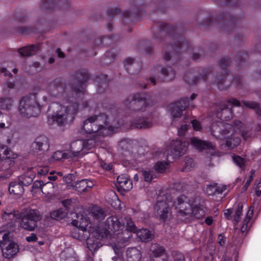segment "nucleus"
Returning a JSON list of instances; mask_svg holds the SVG:
<instances>
[{"label":"nucleus","instance_id":"f03ea898","mask_svg":"<svg viewBox=\"0 0 261 261\" xmlns=\"http://www.w3.org/2000/svg\"><path fill=\"white\" fill-rule=\"evenodd\" d=\"M240 19V17L224 12H221L218 18H214L210 13L201 10L198 12L196 20L203 27H214L220 32L229 33L234 30Z\"/></svg>","mask_w":261,"mask_h":261},{"label":"nucleus","instance_id":"39448f33","mask_svg":"<svg viewBox=\"0 0 261 261\" xmlns=\"http://www.w3.org/2000/svg\"><path fill=\"white\" fill-rule=\"evenodd\" d=\"M21 227L28 231H33L37 227V223L43 218L42 214L37 209L24 208L20 214Z\"/></svg>","mask_w":261,"mask_h":261},{"label":"nucleus","instance_id":"a18cd8bd","mask_svg":"<svg viewBox=\"0 0 261 261\" xmlns=\"http://www.w3.org/2000/svg\"><path fill=\"white\" fill-rule=\"evenodd\" d=\"M13 105V100L10 97L0 98V108L2 109L9 110Z\"/></svg>","mask_w":261,"mask_h":261},{"label":"nucleus","instance_id":"c03bdc74","mask_svg":"<svg viewBox=\"0 0 261 261\" xmlns=\"http://www.w3.org/2000/svg\"><path fill=\"white\" fill-rule=\"evenodd\" d=\"M241 142V139L238 137L231 136L227 139L225 141L226 146L230 149H233L238 146Z\"/></svg>","mask_w":261,"mask_h":261},{"label":"nucleus","instance_id":"052dcab7","mask_svg":"<svg viewBox=\"0 0 261 261\" xmlns=\"http://www.w3.org/2000/svg\"><path fill=\"white\" fill-rule=\"evenodd\" d=\"M231 63L230 59L228 57H224L219 61V65L222 70H227V67Z\"/></svg>","mask_w":261,"mask_h":261},{"label":"nucleus","instance_id":"bf43d9fd","mask_svg":"<svg viewBox=\"0 0 261 261\" xmlns=\"http://www.w3.org/2000/svg\"><path fill=\"white\" fill-rule=\"evenodd\" d=\"M224 126L225 128L224 130H222V139L225 138L226 136L229 133L232 134L234 130V128H232L231 124L224 123ZM230 136H231V135H230Z\"/></svg>","mask_w":261,"mask_h":261},{"label":"nucleus","instance_id":"e2e57ef3","mask_svg":"<svg viewBox=\"0 0 261 261\" xmlns=\"http://www.w3.org/2000/svg\"><path fill=\"white\" fill-rule=\"evenodd\" d=\"M233 162L240 168L244 167L245 160L239 155H234L233 156Z\"/></svg>","mask_w":261,"mask_h":261},{"label":"nucleus","instance_id":"5fc2aeb1","mask_svg":"<svg viewBox=\"0 0 261 261\" xmlns=\"http://www.w3.org/2000/svg\"><path fill=\"white\" fill-rule=\"evenodd\" d=\"M94 120H92L91 119V117L87 119L86 120L84 121L83 125V128L85 130V133L87 134H91V130L92 125L95 122Z\"/></svg>","mask_w":261,"mask_h":261},{"label":"nucleus","instance_id":"603ef678","mask_svg":"<svg viewBox=\"0 0 261 261\" xmlns=\"http://www.w3.org/2000/svg\"><path fill=\"white\" fill-rule=\"evenodd\" d=\"M194 166L193 160L192 158H186L183 164V167L180 169L182 172H188Z\"/></svg>","mask_w":261,"mask_h":261},{"label":"nucleus","instance_id":"b1692460","mask_svg":"<svg viewBox=\"0 0 261 261\" xmlns=\"http://www.w3.org/2000/svg\"><path fill=\"white\" fill-rule=\"evenodd\" d=\"M224 122L216 121L213 122L210 127L211 134L217 139H222V130H224Z\"/></svg>","mask_w":261,"mask_h":261},{"label":"nucleus","instance_id":"864d4df0","mask_svg":"<svg viewBox=\"0 0 261 261\" xmlns=\"http://www.w3.org/2000/svg\"><path fill=\"white\" fill-rule=\"evenodd\" d=\"M33 178L34 177L30 175H24L19 177L18 180L23 187L24 186L28 187L32 183Z\"/></svg>","mask_w":261,"mask_h":261},{"label":"nucleus","instance_id":"1a4fd4ad","mask_svg":"<svg viewBox=\"0 0 261 261\" xmlns=\"http://www.w3.org/2000/svg\"><path fill=\"white\" fill-rule=\"evenodd\" d=\"M174 205L178 209L177 213L181 216H191L192 206L190 199L185 195H181L174 201Z\"/></svg>","mask_w":261,"mask_h":261},{"label":"nucleus","instance_id":"bb28decb","mask_svg":"<svg viewBox=\"0 0 261 261\" xmlns=\"http://www.w3.org/2000/svg\"><path fill=\"white\" fill-rule=\"evenodd\" d=\"M9 191L11 194L21 196L24 193V188L17 180L10 182L9 187Z\"/></svg>","mask_w":261,"mask_h":261},{"label":"nucleus","instance_id":"dca6fc26","mask_svg":"<svg viewBox=\"0 0 261 261\" xmlns=\"http://www.w3.org/2000/svg\"><path fill=\"white\" fill-rule=\"evenodd\" d=\"M106 225L107 226L108 229L116 231L122 230L125 228V221L122 218H118L113 216H110L107 218Z\"/></svg>","mask_w":261,"mask_h":261},{"label":"nucleus","instance_id":"13d9d810","mask_svg":"<svg viewBox=\"0 0 261 261\" xmlns=\"http://www.w3.org/2000/svg\"><path fill=\"white\" fill-rule=\"evenodd\" d=\"M243 207V205L242 203H239L237 205V207L235 212V215L233 216V220L236 222V224H237L240 221V216L242 214Z\"/></svg>","mask_w":261,"mask_h":261},{"label":"nucleus","instance_id":"2f4dec72","mask_svg":"<svg viewBox=\"0 0 261 261\" xmlns=\"http://www.w3.org/2000/svg\"><path fill=\"white\" fill-rule=\"evenodd\" d=\"M112 247L116 254L112 257V259L114 261L121 260L123 258L124 247L122 246L119 242L117 243H113L111 244Z\"/></svg>","mask_w":261,"mask_h":261},{"label":"nucleus","instance_id":"7c9ffc66","mask_svg":"<svg viewBox=\"0 0 261 261\" xmlns=\"http://www.w3.org/2000/svg\"><path fill=\"white\" fill-rule=\"evenodd\" d=\"M3 158L4 159V163L7 164L9 166L14 164L13 159H16L18 156L17 154L14 153L10 149L6 147L3 151Z\"/></svg>","mask_w":261,"mask_h":261},{"label":"nucleus","instance_id":"3c124183","mask_svg":"<svg viewBox=\"0 0 261 261\" xmlns=\"http://www.w3.org/2000/svg\"><path fill=\"white\" fill-rule=\"evenodd\" d=\"M192 213L191 216H193L195 218L197 219L202 218L205 215V212L200 206L195 205L194 207H192Z\"/></svg>","mask_w":261,"mask_h":261},{"label":"nucleus","instance_id":"f704fd0d","mask_svg":"<svg viewBox=\"0 0 261 261\" xmlns=\"http://www.w3.org/2000/svg\"><path fill=\"white\" fill-rule=\"evenodd\" d=\"M109 232V231L106 228H96L90 232V237L100 241V239L107 237Z\"/></svg>","mask_w":261,"mask_h":261},{"label":"nucleus","instance_id":"774afa93","mask_svg":"<svg viewBox=\"0 0 261 261\" xmlns=\"http://www.w3.org/2000/svg\"><path fill=\"white\" fill-rule=\"evenodd\" d=\"M119 12L120 9L117 8H110L107 10V14L111 18H112L114 16L118 14Z\"/></svg>","mask_w":261,"mask_h":261},{"label":"nucleus","instance_id":"4468645a","mask_svg":"<svg viewBox=\"0 0 261 261\" xmlns=\"http://www.w3.org/2000/svg\"><path fill=\"white\" fill-rule=\"evenodd\" d=\"M211 71L205 69L202 75L196 76L194 73L190 71H187L183 77L184 81L189 85H195L198 83L201 80L206 81L207 76L210 74Z\"/></svg>","mask_w":261,"mask_h":261},{"label":"nucleus","instance_id":"4be33fe9","mask_svg":"<svg viewBox=\"0 0 261 261\" xmlns=\"http://www.w3.org/2000/svg\"><path fill=\"white\" fill-rule=\"evenodd\" d=\"M39 49L40 45L32 44L18 49V53L21 57L27 58L35 55Z\"/></svg>","mask_w":261,"mask_h":261},{"label":"nucleus","instance_id":"ddd939ff","mask_svg":"<svg viewBox=\"0 0 261 261\" xmlns=\"http://www.w3.org/2000/svg\"><path fill=\"white\" fill-rule=\"evenodd\" d=\"M188 98H182L174 103L171 107V113L173 119L180 118L183 115V111L189 106Z\"/></svg>","mask_w":261,"mask_h":261},{"label":"nucleus","instance_id":"e433bc0d","mask_svg":"<svg viewBox=\"0 0 261 261\" xmlns=\"http://www.w3.org/2000/svg\"><path fill=\"white\" fill-rule=\"evenodd\" d=\"M150 251L155 257L163 256L165 253L164 248L157 243L152 244L150 247Z\"/></svg>","mask_w":261,"mask_h":261},{"label":"nucleus","instance_id":"338daca9","mask_svg":"<svg viewBox=\"0 0 261 261\" xmlns=\"http://www.w3.org/2000/svg\"><path fill=\"white\" fill-rule=\"evenodd\" d=\"M236 57L239 61H245L248 58V54L245 51L242 50L237 53Z\"/></svg>","mask_w":261,"mask_h":261},{"label":"nucleus","instance_id":"8fccbe9b","mask_svg":"<svg viewBox=\"0 0 261 261\" xmlns=\"http://www.w3.org/2000/svg\"><path fill=\"white\" fill-rule=\"evenodd\" d=\"M76 190L79 192H86V179H82L74 182L72 185Z\"/></svg>","mask_w":261,"mask_h":261},{"label":"nucleus","instance_id":"423d86ee","mask_svg":"<svg viewBox=\"0 0 261 261\" xmlns=\"http://www.w3.org/2000/svg\"><path fill=\"white\" fill-rule=\"evenodd\" d=\"M151 100L147 93L131 94L125 100V105L134 111H144Z\"/></svg>","mask_w":261,"mask_h":261},{"label":"nucleus","instance_id":"c756f323","mask_svg":"<svg viewBox=\"0 0 261 261\" xmlns=\"http://www.w3.org/2000/svg\"><path fill=\"white\" fill-rule=\"evenodd\" d=\"M96 82L97 83V92L99 93L104 92V89L108 85L109 80L106 74H101L96 77Z\"/></svg>","mask_w":261,"mask_h":261},{"label":"nucleus","instance_id":"680f3d73","mask_svg":"<svg viewBox=\"0 0 261 261\" xmlns=\"http://www.w3.org/2000/svg\"><path fill=\"white\" fill-rule=\"evenodd\" d=\"M141 172L145 181L150 182L152 181L154 175L153 171L143 170Z\"/></svg>","mask_w":261,"mask_h":261},{"label":"nucleus","instance_id":"a211bd4d","mask_svg":"<svg viewBox=\"0 0 261 261\" xmlns=\"http://www.w3.org/2000/svg\"><path fill=\"white\" fill-rule=\"evenodd\" d=\"M228 102L235 106H245L247 108L253 109L258 116H261V108L260 105L256 102L246 100H242L240 102L236 98H231L229 99Z\"/></svg>","mask_w":261,"mask_h":261},{"label":"nucleus","instance_id":"412c9836","mask_svg":"<svg viewBox=\"0 0 261 261\" xmlns=\"http://www.w3.org/2000/svg\"><path fill=\"white\" fill-rule=\"evenodd\" d=\"M132 128L146 129L152 126V123L147 118L137 117L130 122Z\"/></svg>","mask_w":261,"mask_h":261},{"label":"nucleus","instance_id":"0e129e2a","mask_svg":"<svg viewBox=\"0 0 261 261\" xmlns=\"http://www.w3.org/2000/svg\"><path fill=\"white\" fill-rule=\"evenodd\" d=\"M28 17L24 14H19L17 15L15 19V24H17L18 23H23L27 20Z\"/></svg>","mask_w":261,"mask_h":261},{"label":"nucleus","instance_id":"0eeeda50","mask_svg":"<svg viewBox=\"0 0 261 261\" xmlns=\"http://www.w3.org/2000/svg\"><path fill=\"white\" fill-rule=\"evenodd\" d=\"M90 79V74L86 69H78L71 76L70 88L76 94L84 93L85 86Z\"/></svg>","mask_w":261,"mask_h":261},{"label":"nucleus","instance_id":"de8ad7c7","mask_svg":"<svg viewBox=\"0 0 261 261\" xmlns=\"http://www.w3.org/2000/svg\"><path fill=\"white\" fill-rule=\"evenodd\" d=\"M119 146L124 151H129L133 148V141L130 139H123L119 142Z\"/></svg>","mask_w":261,"mask_h":261},{"label":"nucleus","instance_id":"4c0bfd02","mask_svg":"<svg viewBox=\"0 0 261 261\" xmlns=\"http://www.w3.org/2000/svg\"><path fill=\"white\" fill-rule=\"evenodd\" d=\"M85 145V142L81 140H77L72 142L70 146V149L73 156H77L82 150Z\"/></svg>","mask_w":261,"mask_h":261},{"label":"nucleus","instance_id":"7ed1b4c3","mask_svg":"<svg viewBox=\"0 0 261 261\" xmlns=\"http://www.w3.org/2000/svg\"><path fill=\"white\" fill-rule=\"evenodd\" d=\"M79 105L77 103H73L66 107L62 106L58 103H53L49 106L48 112H53L56 115H50L48 116V123L51 125L56 122L59 126L70 124L74 119V117L78 111Z\"/></svg>","mask_w":261,"mask_h":261},{"label":"nucleus","instance_id":"393cba45","mask_svg":"<svg viewBox=\"0 0 261 261\" xmlns=\"http://www.w3.org/2000/svg\"><path fill=\"white\" fill-rule=\"evenodd\" d=\"M217 116L222 120L227 121L232 117V112L226 105H222L217 111Z\"/></svg>","mask_w":261,"mask_h":261},{"label":"nucleus","instance_id":"f8f14e48","mask_svg":"<svg viewBox=\"0 0 261 261\" xmlns=\"http://www.w3.org/2000/svg\"><path fill=\"white\" fill-rule=\"evenodd\" d=\"M50 147L49 139L44 135L36 137L31 144V148L34 152L43 154L47 152Z\"/></svg>","mask_w":261,"mask_h":261},{"label":"nucleus","instance_id":"9b49d317","mask_svg":"<svg viewBox=\"0 0 261 261\" xmlns=\"http://www.w3.org/2000/svg\"><path fill=\"white\" fill-rule=\"evenodd\" d=\"M188 143L185 141L176 140L172 146L167 150V157L169 159H176L184 155L187 151Z\"/></svg>","mask_w":261,"mask_h":261},{"label":"nucleus","instance_id":"20e7f679","mask_svg":"<svg viewBox=\"0 0 261 261\" xmlns=\"http://www.w3.org/2000/svg\"><path fill=\"white\" fill-rule=\"evenodd\" d=\"M41 109V107L37 102L36 94L26 95L20 100L18 110L23 117H37L40 113Z\"/></svg>","mask_w":261,"mask_h":261},{"label":"nucleus","instance_id":"c9c22d12","mask_svg":"<svg viewBox=\"0 0 261 261\" xmlns=\"http://www.w3.org/2000/svg\"><path fill=\"white\" fill-rule=\"evenodd\" d=\"M160 72L164 77L163 81H171L174 78L175 73L171 67H162L160 69Z\"/></svg>","mask_w":261,"mask_h":261},{"label":"nucleus","instance_id":"09e8293b","mask_svg":"<svg viewBox=\"0 0 261 261\" xmlns=\"http://www.w3.org/2000/svg\"><path fill=\"white\" fill-rule=\"evenodd\" d=\"M124 220L125 221V227L126 228V230L129 231L134 233L138 232V229L137 227L136 226L134 222H133L128 217H125L124 218Z\"/></svg>","mask_w":261,"mask_h":261},{"label":"nucleus","instance_id":"69168bd1","mask_svg":"<svg viewBox=\"0 0 261 261\" xmlns=\"http://www.w3.org/2000/svg\"><path fill=\"white\" fill-rule=\"evenodd\" d=\"M173 257L174 261H185V257L184 254L178 251H173Z\"/></svg>","mask_w":261,"mask_h":261},{"label":"nucleus","instance_id":"a878e982","mask_svg":"<svg viewBox=\"0 0 261 261\" xmlns=\"http://www.w3.org/2000/svg\"><path fill=\"white\" fill-rule=\"evenodd\" d=\"M142 6H137L134 4L131 6L129 10H125L123 15L126 18H134L141 15Z\"/></svg>","mask_w":261,"mask_h":261},{"label":"nucleus","instance_id":"6ab92c4d","mask_svg":"<svg viewBox=\"0 0 261 261\" xmlns=\"http://www.w3.org/2000/svg\"><path fill=\"white\" fill-rule=\"evenodd\" d=\"M117 180L118 184L116 185V187L120 192H128L133 188L132 181L126 174H121L118 176Z\"/></svg>","mask_w":261,"mask_h":261},{"label":"nucleus","instance_id":"aec40b11","mask_svg":"<svg viewBox=\"0 0 261 261\" xmlns=\"http://www.w3.org/2000/svg\"><path fill=\"white\" fill-rule=\"evenodd\" d=\"M1 249L3 256L8 259H10L15 256L19 250L18 245L15 242L10 243Z\"/></svg>","mask_w":261,"mask_h":261},{"label":"nucleus","instance_id":"37998d69","mask_svg":"<svg viewBox=\"0 0 261 261\" xmlns=\"http://www.w3.org/2000/svg\"><path fill=\"white\" fill-rule=\"evenodd\" d=\"M67 216V212L66 210H64L63 208H59L50 213V217L58 221L65 218Z\"/></svg>","mask_w":261,"mask_h":261},{"label":"nucleus","instance_id":"6e6552de","mask_svg":"<svg viewBox=\"0 0 261 261\" xmlns=\"http://www.w3.org/2000/svg\"><path fill=\"white\" fill-rule=\"evenodd\" d=\"M171 204L166 201H158L154 206L160 221L165 222L172 218Z\"/></svg>","mask_w":261,"mask_h":261},{"label":"nucleus","instance_id":"6e6d98bb","mask_svg":"<svg viewBox=\"0 0 261 261\" xmlns=\"http://www.w3.org/2000/svg\"><path fill=\"white\" fill-rule=\"evenodd\" d=\"M169 165L168 162H158L155 164L154 167L156 171L163 173L168 168Z\"/></svg>","mask_w":261,"mask_h":261},{"label":"nucleus","instance_id":"f257e3e1","mask_svg":"<svg viewBox=\"0 0 261 261\" xmlns=\"http://www.w3.org/2000/svg\"><path fill=\"white\" fill-rule=\"evenodd\" d=\"M158 27L160 35L154 34V36L161 41L164 38L166 44L163 48V59L169 61L172 57L171 50L177 53L180 49L187 47V43L182 36L184 30L180 26H169L162 22H160Z\"/></svg>","mask_w":261,"mask_h":261},{"label":"nucleus","instance_id":"9d476101","mask_svg":"<svg viewBox=\"0 0 261 261\" xmlns=\"http://www.w3.org/2000/svg\"><path fill=\"white\" fill-rule=\"evenodd\" d=\"M188 143L185 141L176 140L172 146L167 150V157L169 159H176L184 155L187 151Z\"/></svg>","mask_w":261,"mask_h":261},{"label":"nucleus","instance_id":"79ce46f5","mask_svg":"<svg viewBox=\"0 0 261 261\" xmlns=\"http://www.w3.org/2000/svg\"><path fill=\"white\" fill-rule=\"evenodd\" d=\"M92 216L99 221L103 220L106 216L105 212L99 206H94L91 210Z\"/></svg>","mask_w":261,"mask_h":261},{"label":"nucleus","instance_id":"c85d7f7f","mask_svg":"<svg viewBox=\"0 0 261 261\" xmlns=\"http://www.w3.org/2000/svg\"><path fill=\"white\" fill-rule=\"evenodd\" d=\"M141 258L142 253L136 248H128L126 250L127 261H140Z\"/></svg>","mask_w":261,"mask_h":261},{"label":"nucleus","instance_id":"cd10ccee","mask_svg":"<svg viewBox=\"0 0 261 261\" xmlns=\"http://www.w3.org/2000/svg\"><path fill=\"white\" fill-rule=\"evenodd\" d=\"M13 239V233L11 231H0V247L1 248L5 247L10 243L14 242Z\"/></svg>","mask_w":261,"mask_h":261},{"label":"nucleus","instance_id":"a19ab883","mask_svg":"<svg viewBox=\"0 0 261 261\" xmlns=\"http://www.w3.org/2000/svg\"><path fill=\"white\" fill-rule=\"evenodd\" d=\"M87 247L92 252L94 253L96 251L99 247L102 246V244L100 241L98 240H94L92 237L87 242Z\"/></svg>","mask_w":261,"mask_h":261},{"label":"nucleus","instance_id":"72a5a7b5","mask_svg":"<svg viewBox=\"0 0 261 261\" xmlns=\"http://www.w3.org/2000/svg\"><path fill=\"white\" fill-rule=\"evenodd\" d=\"M137 234L140 240L144 242H148L154 238V235L147 229H140Z\"/></svg>","mask_w":261,"mask_h":261},{"label":"nucleus","instance_id":"5701e85b","mask_svg":"<svg viewBox=\"0 0 261 261\" xmlns=\"http://www.w3.org/2000/svg\"><path fill=\"white\" fill-rule=\"evenodd\" d=\"M191 144L200 151L214 149V146L211 142H206L193 137L191 139Z\"/></svg>","mask_w":261,"mask_h":261},{"label":"nucleus","instance_id":"f3484780","mask_svg":"<svg viewBox=\"0 0 261 261\" xmlns=\"http://www.w3.org/2000/svg\"><path fill=\"white\" fill-rule=\"evenodd\" d=\"M228 75V70H222L220 73L216 75L215 82L220 90H226L229 87L231 81L227 80Z\"/></svg>","mask_w":261,"mask_h":261},{"label":"nucleus","instance_id":"ea45409f","mask_svg":"<svg viewBox=\"0 0 261 261\" xmlns=\"http://www.w3.org/2000/svg\"><path fill=\"white\" fill-rule=\"evenodd\" d=\"M2 217L3 220L8 221L7 224L8 225L9 224L11 226L14 222H16L17 219L20 218V215L17 217L16 214L13 212H4Z\"/></svg>","mask_w":261,"mask_h":261},{"label":"nucleus","instance_id":"2eb2a0df","mask_svg":"<svg viewBox=\"0 0 261 261\" xmlns=\"http://www.w3.org/2000/svg\"><path fill=\"white\" fill-rule=\"evenodd\" d=\"M53 84L56 92L53 91V94L58 97L66 99L67 98L68 88L65 82L61 80H55Z\"/></svg>","mask_w":261,"mask_h":261},{"label":"nucleus","instance_id":"473e14b6","mask_svg":"<svg viewBox=\"0 0 261 261\" xmlns=\"http://www.w3.org/2000/svg\"><path fill=\"white\" fill-rule=\"evenodd\" d=\"M74 215L76 218L71 222L72 225L83 228L87 225V219L82 214L75 213Z\"/></svg>","mask_w":261,"mask_h":261},{"label":"nucleus","instance_id":"4d7b16f0","mask_svg":"<svg viewBox=\"0 0 261 261\" xmlns=\"http://www.w3.org/2000/svg\"><path fill=\"white\" fill-rule=\"evenodd\" d=\"M79 239L80 241H87L90 238V232L89 230H88L86 227L83 228H80L79 231Z\"/></svg>","mask_w":261,"mask_h":261},{"label":"nucleus","instance_id":"58836bf2","mask_svg":"<svg viewBox=\"0 0 261 261\" xmlns=\"http://www.w3.org/2000/svg\"><path fill=\"white\" fill-rule=\"evenodd\" d=\"M58 5L54 0H43L40 6L41 9L46 11L55 10L58 8Z\"/></svg>","mask_w":261,"mask_h":261},{"label":"nucleus","instance_id":"49530a36","mask_svg":"<svg viewBox=\"0 0 261 261\" xmlns=\"http://www.w3.org/2000/svg\"><path fill=\"white\" fill-rule=\"evenodd\" d=\"M91 119L96 121L97 123H100L105 126H107L108 116L105 113L100 114L99 115H94L91 116Z\"/></svg>","mask_w":261,"mask_h":261}]
</instances>
